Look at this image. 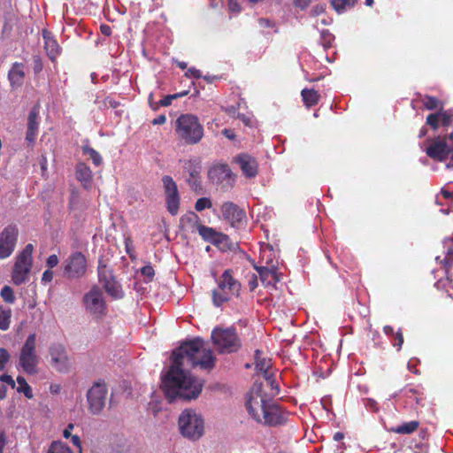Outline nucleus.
Returning <instances> with one entry per match:
<instances>
[{
	"label": "nucleus",
	"mask_w": 453,
	"mask_h": 453,
	"mask_svg": "<svg viewBox=\"0 0 453 453\" xmlns=\"http://www.w3.org/2000/svg\"><path fill=\"white\" fill-rule=\"evenodd\" d=\"M173 365L162 381V389L168 403L176 399L189 401L199 396L203 381L191 376L183 369L185 362L191 367L199 366L210 372L215 366L216 357L211 349L204 347L201 338L183 342L172 353Z\"/></svg>",
	"instance_id": "1"
},
{
	"label": "nucleus",
	"mask_w": 453,
	"mask_h": 453,
	"mask_svg": "<svg viewBox=\"0 0 453 453\" xmlns=\"http://www.w3.org/2000/svg\"><path fill=\"white\" fill-rule=\"evenodd\" d=\"M174 132L178 139L188 145L197 144L203 137V127L193 114H180L174 123Z\"/></svg>",
	"instance_id": "2"
},
{
	"label": "nucleus",
	"mask_w": 453,
	"mask_h": 453,
	"mask_svg": "<svg viewBox=\"0 0 453 453\" xmlns=\"http://www.w3.org/2000/svg\"><path fill=\"white\" fill-rule=\"evenodd\" d=\"M241 291V283L234 278L233 271L226 269L221 274L218 287L212 290L211 299L215 306L219 307L234 296H238Z\"/></svg>",
	"instance_id": "3"
},
{
	"label": "nucleus",
	"mask_w": 453,
	"mask_h": 453,
	"mask_svg": "<svg viewBox=\"0 0 453 453\" xmlns=\"http://www.w3.org/2000/svg\"><path fill=\"white\" fill-rule=\"evenodd\" d=\"M178 425L181 435L191 441L198 440L204 433L203 418L191 409H187L181 412Z\"/></svg>",
	"instance_id": "4"
},
{
	"label": "nucleus",
	"mask_w": 453,
	"mask_h": 453,
	"mask_svg": "<svg viewBox=\"0 0 453 453\" xmlns=\"http://www.w3.org/2000/svg\"><path fill=\"white\" fill-rule=\"evenodd\" d=\"M213 345L220 354L236 352L242 346L235 328L215 327L211 332Z\"/></svg>",
	"instance_id": "5"
},
{
	"label": "nucleus",
	"mask_w": 453,
	"mask_h": 453,
	"mask_svg": "<svg viewBox=\"0 0 453 453\" xmlns=\"http://www.w3.org/2000/svg\"><path fill=\"white\" fill-rule=\"evenodd\" d=\"M33 252L34 246L28 243L17 255L12 272V280L14 285L19 286L27 280L33 267Z\"/></svg>",
	"instance_id": "6"
},
{
	"label": "nucleus",
	"mask_w": 453,
	"mask_h": 453,
	"mask_svg": "<svg viewBox=\"0 0 453 453\" xmlns=\"http://www.w3.org/2000/svg\"><path fill=\"white\" fill-rule=\"evenodd\" d=\"M19 365L29 375L37 373L39 357L36 352V334H30L22 345L19 357Z\"/></svg>",
	"instance_id": "7"
},
{
	"label": "nucleus",
	"mask_w": 453,
	"mask_h": 453,
	"mask_svg": "<svg viewBox=\"0 0 453 453\" xmlns=\"http://www.w3.org/2000/svg\"><path fill=\"white\" fill-rule=\"evenodd\" d=\"M426 155L436 161L449 158L447 167H453V134L434 139L426 149Z\"/></svg>",
	"instance_id": "8"
},
{
	"label": "nucleus",
	"mask_w": 453,
	"mask_h": 453,
	"mask_svg": "<svg viewBox=\"0 0 453 453\" xmlns=\"http://www.w3.org/2000/svg\"><path fill=\"white\" fill-rule=\"evenodd\" d=\"M271 400L264 392L262 384L255 383L247 394L245 406L249 414L257 422H260L262 415Z\"/></svg>",
	"instance_id": "9"
},
{
	"label": "nucleus",
	"mask_w": 453,
	"mask_h": 453,
	"mask_svg": "<svg viewBox=\"0 0 453 453\" xmlns=\"http://www.w3.org/2000/svg\"><path fill=\"white\" fill-rule=\"evenodd\" d=\"M86 311L96 319H102L106 315L107 305L103 291L98 286H93L83 296Z\"/></svg>",
	"instance_id": "10"
},
{
	"label": "nucleus",
	"mask_w": 453,
	"mask_h": 453,
	"mask_svg": "<svg viewBox=\"0 0 453 453\" xmlns=\"http://www.w3.org/2000/svg\"><path fill=\"white\" fill-rule=\"evenodd\" d=\"M108 393L104 380L96 381L87 393V400L89 411L92 414H99L105 406Z\"/></svg>",
	"instance_id": "11"
},
{
	"label": "nucleus",
	"mask_w": 453,
	"mask_h": 453,
	"mask_svg": "<svg viewBox=\"0 0 453 453\" xmlns=\"http://www.w3.org/2000/svg\"><path fill=\"white\" fill-rule=\"evenodd\" d=\"M88 261L81 251L72 253L65 260L64 274L67 279H80L86 274Z\"/></svg>",
	"instance_id": "12"
},
{
	"label": "nucleus",
	"mask_w": 453,
	"mask_h": 453,
	"mask_svg": "<svg viewBox=\"0 0 453 453\" xmlns=\"http://www.w3.org/2000/svg\"><path fill=\"white\" fill-rule=\"evenodd\" d=\"M162 182L165 194L167 211L171 215L175 216L179 212L180 201L177 184L169 175L163 176Z\"/></svg>",
	"instance_id": "13"
},
{
	"label": "nucleus",
	"mask_w": 453,
	"mask_h": 453,
	"mask_svg": "<svg viewBox=\"0 0 453 453\" xmlns=\"http://www.w3.org/2000/svg\"><path fill=\"white\" fill-rule=\"evenodd\" d=\"M19 236L15 225L5 226L0 233V259L9 257L14 251Z\"/></svg>",
	"instance_id": "14"
},
{
	"label": "nucleus",
	"mask_w": 453,
	"mask_h": 453,
	"mask_svg": "<svg viewBox=\"0 0 453 453\" xmlns=\"http://www.w3.org/2000/svg\"><path fill=\"white\" fill-rule=\"evenodd\" d=\"M184 171L188 174L186 181L190 188L197 195L203 192L201 182V161L198 158L186 160L183 165Z\"/></svg>",
	"instance_id": "15"
},
{
	"label": "nucleus",
	"mask_w": 453,
	"mask_h": 453,
	"mask_svg": "<svg viewBox=\"0 0 453 453\" xmlns=\"http://www.w3.org/2000/svg\"><path fill=\"white\" fill-rule=\"evenodd\" d=\"M288 412L284 411L280 405L272 403L268 404L261 416L260 422L268 426H277L287 423Z\"/></svg>",
	"instance_id": "16"
},
{
	"label": "nucleus",
	"mask_w": 453,
	"mask_h": 453,
	"mask_svg": "<svg viewBox=\"0 0 453 453\" xmlns=\"http://www.w3.org/2000/svg\"><path fill=\"white\" fill-rule=\"evenodd\" d=\"M50 363L58 372H67L70 369V360L65 348L60 343H53L49 349Z\"/></svg>",
	"instance_id": "17"
},
{
	"label": "nucleus",
	"mask_w": 453,
	"mask_h": 453,
	"mask_svg": "<svg viewBox=\"0 0 453 453\" xmlns=\"http://www.w3.org/2000/svg\"><path fill=\"white\" fill-rule=\"evenodd\" d=\"M209 178L223 187L232 188L234 182V175L226 164L213 166L208 173Z\"/></svg>",
	"instance_id": "18"
},
{
	"label": "nucleus",
	"mask_w": 453,
	"mask_h": 453,
	"mask_svg": "<svg viewBox=\"0 0 453 453\" xmlns=\"http://www.w3.org/2000/svg\"><path fill=\"white\" fill-rule=\"evenodd\" d=\"M40 126L39 106H34L27 116L26 141L31 147L34 146Z\"/></svg>",
	"instance_id": "19"
},
{
	"label": "nucleus",
	"mask_w": 453,
	"mask_h": 453,
	"mask_svg": "<svg viewBox=\"0 0 453 453\" xmlns=\"http://www.w3.org/2000/svg\"><path fill=\"white\" fill-rule=\"evenodd\" d=\"M221 212L223 218L229 221L232 226L240 223L245 217L244 211L232 202L224 203L221 206Z\"/></svg>",
	"instance_id": "20"
},
{
	"label": "nucleus",
	"mask_w": 453,
	"mask_h": 453,
	"mask_svg": "<svg viewBox=\"0 0 453 453\" xmlns=\"http://www.w3.org/2000/svg\"><path fill=\"white\" fill-rule=\"evenodd\" d=\"M235 161L239 164L240 168L246 177L253 178L257 174L258 165L254 157L247 154H241L236 157Z\"/></svg>",
	"instance_id": "21"
},
{
	"label": "nucleus",
	"mask_w": 453,
	"mask_h": 453,
	"mask_svg": "<svg viewBox=\"0 0 453 453\" xmlns=\"http://www.w3.org/2000/svg\"><path fill=\"white\" fill-rule=\"evenodd\" d=\"M25 76L24 64L14 62L8 72V80L12 88H20L24 83Z\"/></svg>",
	"instance_id": "22"
},
{
	"label": "nucleus",
	"mask_w": 453,
	"mask_h": 453,
	"mask_svg": "<svg viewBox=\"0 0 453 453\" xmlns=\"http://www.w3.org/2000/svg\"><path fill=\"white\" fill-rule=\"evenodd\" d=\"M42 34L47 56L52 62H55L58 56L60 54V47L50 31L43 29Z\"/></svg>",
	"instance_id": "23"
},
{
	"label": "nucleus",
	"mask_w": 453,
	"mask_h": 453,
	"mask_svg": "<svg viewBox=\"0 0 453 453\" xmlns=\"http://www.w3.org/2000/svg\"><path fill=\"white\" fill-rule=\"evenodd\" d=\"M75 177L81 182L83 188H89L92 186L93 173L88 165L83 162H79L75 166Z\"/></svg>",
	"instance_id": "24"
},
{
	"label": "nucleus",
	"mask_w": 453,
	"mask_h": 453,
	"mask_svg": "<svg viewBox=\"0 0 453 453\" xmlns=\"http://www.w3.org/2000/svg\"><path fill=\"white\" fill-rule=\"evenodd\" d=\"M255 269L258 273L260 280L265 286H274L280 281V276L275 269H269L265 266H256Z\"/></svg>",
	"instance_id": "25"
},
{
	"label": "nucleus",
	"mask_w": 453,
	"mask_h": 453,
	"mask_svg": "<svg viewBox=\"0 0 453 453\" xmlns=\"http://www.w3.org/2000/svg\"><path fill=\"white\" fill-rule=\"evenodd\" d=\"M180 225L184 231H194L195 229L197 230L198 226L201 224L199 223V217L196 213L190 212L180 218Z\"/></svg>",
	"instance_id": "26"
},
{
	"label": "nucleus",
	"mask_w": 453,
	"mask_h": 453,
	"mask_svg": "<svg viewBox=\"0 0 453 453\" xmlns=\"http://www.w3.org/2000/svg\"><path fill=\"white\" fill-rule=\"evenodd\" d=\"M301 96L304 105L308 108L316 105L320 99V95L313 88H303L301 91Z\"/></svg>",
	"instance_id": "27"
},
{
	"label": "nucleus",
	"mask_w": 453,
	"mask_h": 453,
	"mask_svg": "<svg viewBox=\"0 0 453 453\" xmlns=\"http://www.w3.org/2000/svg\"><path fill=\"white\" fill-rule=\"evenodd\" d=\"M103 287L106 293L114 299H120L124 296L122 288L116 279L112 281H107Z\"/></svg>",
	"instance_id": "28"
},
{
	"label": "nucleus",
	"mask_w": 453,
	"mask_h": 453,
	"mask_svg": "<svg viewBox=\"0 0 453 453\" xmlns=\"http://www.w3.org/2000/svg\"><path fill=\"white\" fill-rule=\"evenodd\" d=\"M213 245L217 246L222 251H227L233 249L234 243L230 238L222 233H218L216 238L213 240Z\"/></svg>",
	"instance_id": "29"
},
{
	"label": "nucleus",
	"mask_w": 453,
	"mask_h": 453,
	"mask_svg": "<svg viewBox=\"0 0 453 453\" xmlns=\"http://www.w3.org/2000/svg\"><path fill=\"white\" fill-rule=\"evenodd\" d=\"M419 426V422L411 420L392 428V431L399 434H410L415 432Z\"/></svg>",
	"instance_id": "30"
},
{
	"label": "nucleus",
	"mask_w": 453,
	"mask_h": 453,
	"mask_svg": "<svg viewBox=\"0 0 453 453\" xmlns=\"http://www.w3.org/2000/svg\"><path fill=\"white\" fill-rule=\"evenodd\" d=\"M420 101L428 111L440 110L441 107H443L442 103L435 96L425 95L421 96Z\"/></svg>",
	"instance_id": "31"
},
{
	"label": "nucleus",
	"mask_w": 453,
	"mask_h": 453,
	"mask_svg": "<svg viewBox=\"0 0 453 453\" xmlns=\"http://www.w3.org/2000/svg\"><path fill=\"white\" fill-rule=\"evenodd\" d=\"M81 150L84 155H88L96 166L101 165L103 162V158L99 152H97L95 149L91 148L88 144H84L81 146Z\"/></svg>",
	"instance_id": "32"
},
{
	"label": "nucleus",
	"mask_w": 453,
	"mask_h": 453,
	"mask_svg": "<svg viewBox=\"0 0 453 453\" xmlns=\"http://www.w3.org/2000/svg\"><path fill=\"white\" fill-rule=\"evenodd\" d=\"M197 232L201 235V237L210 242H213V240L216 238L219 232L215 231L213 228L206 226L204 225H199L197 227Z\"/></svg>",
	"instance_id": "33"
},
{
	"label": "nucleus",
	"mask_w": 453,
	"mask_h": 453,
	"mask_svg": "<svg viewBox=\"0 0 453 453\" xmlns=\"http://www.w3.org/2000/svg\"><path fill=\"white\" fill-rule=\"evenodd\" d=\"M357 0H332L333 8L338 12L342 13L347 8H352L356 5Z\"/></svg>",
	"instance_id": "34"
},
{
	"label": "nucleus",
	"mask_w": 453,
	"mask_h": 453,
	"mask_svg": "<svg viewBox=\"0 0 453 453\" xmlns=\"http://www.w3.org/2000/svg\"><path fill=\"white\" fill-rule=\"evenodd\" d=\"M17 382H18V387H17V391L19 393H23L24 395L28 398V399H31L33 397V392H32V388L31 387L27 384V380H25L24 377L22 376H18L17 377Z\"/></svg>",
	"instance_id": "35"
},
{
	"label": "nucleus",
	"mask_w": 453,
	"mask_h": 453,
	"mask_svg": "<svg viewBox=\"0 0 453 453\" xmlns=\"http://www.w3.org/2000/svg\"><path fill=\"white\" fill-rule=\"evenodd\" d=\"M11 310L0 306V330L5 331L10 327Z\"/></svg>",
	"instance_id": "36"
},
{
	"label": "nucleus",
	"mask_w": 453,
	"mask_h": 453,
	"mask_svg": "<svg viewBox=\"0 0 453 453\" xmlns=\"http://www.w3.org/2000/svg\"><path fill=\"white\" fill-rule=\"evenodd\" d=\"M47 453H73L65 443L60 441H52Z\"/></svg>",
	"instance_id": "37"
},
{
	"label": "nucleus",
	"mask_w": 453,
	"mask_h": 453,
	"mask_svg": "<svg viewBox=\"0 0 453 453\" xmlns=\"http://www.w3.org/2000/svg\"><path fill=\"white\" fill-rule=\"evenodd\" d=\"M441 125L442 127H449L453 122V109L443 110V107H441L438 111Z\"/></svg>",
	"instance_id": "38"
},
{
	"label": "nucleus",
	"mask_w": 453,
	"mask_h": 453,
	"mask_svg": "<svg viewBox=\"0 0 453 453\" xmlns=\"http://www.w3.org/2000/svg\"><path fill=\"white\" fill-rule=\"evenodd\" d=\"M98 277L99 281L104 285L107 281H112L115 280V277L112 273V271L108 269L106 265L98 267Z\"/></svg>",
	"instance_id": "39"
},
{
	"label": "nucleus",
	"mask_w": 453,
	"mask_h": 453,
	"mask_svg": "<svg viewBox=\"0 0 453 453\" xmlns=\"http://www.w3.org/2000/svg\"><path fill=\"white\" fill-rule=\"evenodd\" d=\"M188 94V91L184 90V91H181L179 93L167 95V96H164L162 99H160L157 102V104L164 106V107L169 106V105H171L173 100L183 97V96H187Z\"/></svg>",
	"instance_id": "40"
},
{
	"label": "nucleus",
	"mask_w": 453,
	"mask_h": 453,
	"mask_svg": "<svg viewBox=\"0 0 453 453\" xmlns=\"http://www.w3.org/2000/svg\"><path fill=\"white\" fill-rule=\"evenodd\" d=\"M446 273L453 268V244L448 249L445 257L441 261Z\"/></svg>",
	"instance_id": "41"
},
{
	"label": "nucleus",
	"mask_w": 453,
	"mask_h": 453,
	"mask_svg": "<svg viewBox=\"0 0 453 453\" xmlns=\"http://www.w3.org/2000/svg\"><path fill=\"white\" fill-rule=\"evenodd\" d=\"M260 354H261L260 350L257 349L255 351L256 368L260 372H266L270 366L269 362L266 361L265 358L261 359Z\"/></svg>",
	"instance_id": "42"
},
{
	"label": "nucleus",
	"mask_w": 453,
	"mask_h": 453,
	"mask_svg": "<svg viewBox=\"0 0 453 453\" xmlns=\"http://www.w3.org/2000/svg\"><path fill=\"white\" fill-rule=\"evenodd\" d=\"M426 124L429 126L433 130H437L441 124L440 116L438 111L427 115Z\"/></svg>",
	"instance_id": "43"
},
{
	"label": "nucleus",
	"mask_w": 453,
	"mask_h": 453,
	"mask_svg": "<svg viewBox=\"0 0 453 453\" xmlns=\"http://www.w3.org/2000/svg\"><path fill=\"white\" fill-rule=\"evenodd\" d=\"M1 297L3 298V300L5 302V303H13L14 301H15V296H14V293H13V290L11 287L9 286H4L2 289H1Z\"/></svg>",
	"instance_id": "44"
},
{
	"label": "nucleus",
	"mask_w": 453,
	"mask_h": 453,
	"mask_svg": "<svg viewBox=\"0 0 453 453\" xmlns=\"http://www.w3.org/2000/svg\"><path fill=\"white\" fill-rule=\"evenodd\" d=\"M212 207V203L208 197H201L196 200L195 203V209L196 211H202L204 209H210Z\"/></svg>",
	"instance_id": "45"
},
{
	"label": "nucleus",
	"mask_w": 453,
	"mask_h": 453,
	"mask_svg": "<svg viewBox=\"0 0 453 453\" xmlns=\"http://www.w3.org/2000/svg\"><path fill=\"white\" fill-rule=\"evenodd\" d=\"M10 360L9 351L4 348H0V371L4 370L6 364Z\"/></svg>",
	"instance_id": "46"
},
{
	"label": "nucleus",
	"mask_w": 453,
	"mask_h": 453,
	"mask_svg": "<svg viewBox=\"0 0 453 453\" xmlns=\"http://www.w3.org/2000/svg\"><path fill=\"white\" fill-rule=\"evenodd\" d=\"M141 273L142 276L147 278V281H151L155 276V271L150 265L142 267Z\"/></svg>",
	"instance_id": "47"
},
{
	"label": "nucleus",
	"mask_w": 453,
	"mask_h": 453,
	"mask_svg": "<svg viewBox=\"0 0 453 453\" xmlns=\"http://www.w3.org/2000/svg\"><path fill=\"white\" fill-rule=\"evenodd\" d=\"M33 69L35 74L41 73L43 69V63L40 56L33 57Z\"/></svg>",
	"instance_id": "48"
},
{
	"label": "nucleus",
	"mask_w": 453,
	"mask_h": 453,
	"mask_svg": "<svg viewBox=\"0 0 453 453\" xmlns=\"http://www.w3.org/2000/svg\"><path fill=\"white\" fill-rule=\"evenodd\" d=\"M185 76L188 78H196V79H199V78L203 77L201 71L198 69H196L195 67H191V68L188 69V71L185 73Z\"/></svg>",
	"instance_id": "49"
},
{
	"label": "nucleus",
	"mask_w": 453,
	"mask_h": 453,
	"mask_svg": "<svg viewBox=\"0 0 453 453\" xmlns=\"http://www.w3.org/2000/svg\"><path fill=\"white\" fill-rule=\"evenodd\" d=\"M393 344L397 347L398 350L401 349L403 344V335L400 329L395 334V342Z\"/></svg>",
	"instance_id": "50"
},
{
	"label": "nucleus",
	"mask_w": 453,
	"mask_h": 453,
	"mask_svg": "<svg viewBox=\"0 0 453 453\" xmlns=\"http://www.w3.org/2000/svg\"><path fill=\"white\" fill-rule=\"evenodd\" d=\"M58 264V257L57 255L53 254L50 255L46 261V265L48 268L51 269L55 266H57Z\"/></svg>",
	"instance_id": "51"
},
{
	"label": "nucleus",
	"mask_w": 453,
	"mask_h": 453,
	"mask_svg": "<svg viewBox=\"0 0 453 453\" xmlns=\"http://www.w3.org/2000/svg\"><path fill=\"white\" fill-rule=\"evenodd\" d=\"M0 380L4 382V383H7L8 385H10L12 388H14L16 387V383L14 381V380L12 379V377L9 374H3L0 376Z\"/></svg>",
	"instance_id": "52"
},
{
	"label": "nucleus",
	"mask_w": 453,
	"mask_h": 453,
	"mask_svg": "<svg viewBox=\"0 0 453 453\" xmlns=\"http://www.w3.org/2000/svg\"><path fill=\"white\" fill-rule=\"evenodd\" d=\"M53 279V273L50 270H46L43 272L42 276V281L43 282H50Z\"/></svg>",
	"instance_id": "53"
},
{
	"label": "nucleus",
	"mask_w": 453,
	"mask_h": 453,
	"mask_svg": "<svg viewBox=\"0 0 453 453\" xmlns=\"http://www.w3.org/2000/svg\"><path fill=\"white\" fill-rule=\"evenodd\" d=\"M165 122H166V117H165V115H164V114L158 115L157 118H155V119L151 121V123H152L154 126H157V125H164Z\"/></svg>",
	"instance_id": "54"
},
{
	"label": "nucleus",
	"mask_w": 453,
	"mask_h": 453,
	"mask_svg": "<svg viewBox=\"0 0 453 453\" xmlns=\"http://www.w3.org/2000/svg\"><path fill=\"white\" fill-rule=\"evenodd\" d=\"M6 445V434L4 431H0V453H3Z\"/></svg>",
	"instance_id": "55"
},
{
	"label": "nucleus",
	"mask_w": 453,
	"mask_h": 453,
	"mask_svg": "<svg viewBox=\"0 0 453 453\" xmlns=\"http://www.w3.org/2000/svg\"><path fill=\"white\" fill-rule=\"evenodd\" d=\"M258 22L263 27H273L274 24L268 19L261 18L258 19Z\"/></svg>",
	"instance_id": "56"
},
{
	"label": "nucleus",
	"mask_w": 453,
	"mask_h": 453,
	"mask_svg": "<svg viewBox=\"0 0 453 453\" xmlns=\"http://www.w3.org/2000/svg\"><path fill=\"white\" fill-rule=\"evenodd\" d=\"M222 134L229 140H234L235 138V134L232 129L225 128L222 130Z\"/></svg>",
	"instance_id": "57"
},
{
	"label": "nucleus",
	"mask_w": 453,
	"mask_h": 453,
	"mask_svg": "<svg viewBox=\"0 0 453 453\" xmlns=\"http://www.w3.org/2000/svg\"><path fill=\"white\" fill-rule=\"evenodd\" d=\"M100 31L104 35L110 36L111 35V28L108 25H101Z\"/></svg>",
	"instance_id": "58"
},
{
	"label": "nucleus",
	"mask_w": 453,
	"mask_h": 453,
	"mask_svg": "<svg viewBox=\"0 0 453 453\" xmlns=\"http://www.w3.org/2000/svg\"><path fill=\"white\" fill-rule=\"evenodd\" d=\"M73 424L70 423L67 425L66 428L63 431V436L65 438H69L72 436L71 431L73 429Z\"/></svg>",
	"instance_id": "59"
},
{
	"label": "nucleus",
	"mask_w": 453,
	"mask_h": 453,
	"mask_svg": "<svg viewBox=\"0 0 453 453\" xmlns=\"http://www.w3.org/2000/svg\"><path fill=\"white\" fill-rule=\"evenodd\" d=\"M72 442L74 446L80 449V451L81 452V441L78 435H72L71 436Z\"/></svg>",
	"instance_id": "60"
},
{
	"label": "nucleus",
	"mask_w": 453,
	"mask_h": 453,
	"mask_svg": "<svg viewBox=\"0 0 453 453\" xmlns=\"http://www.w3.org/2000/svg\"><path fill=\"white\" fill-rule=\"evenodd\" d=\"M383 332L385 334H387L388 336H395V334L394 328L391 326H385L383 327Z\"/></svg>",
	"instance_id": "61"
},
{
	"label": "nucleus",
	"mask_w": 453,
	"mask_h": 453,
	"mask_svg": "<svg viewBox=\"0 0 453 453\" xmlns=\"http://www.w3.org/2000/svg\"><path fill=\"white\" fill-rule=\"evenodd\" d=\"M441 193L442 196L446 199H449V198L453 197V190L449 191L443 188H441Z\"/></svg>",
	"instance_id": "62"
},
{
	"label": "nucleus",
	"mask_w": 453,
	"mask_h": 453,
	"mask_svg": "<svg viewBox=\"0 0 453 453\" xmlns=\"http://www.w3.org/2000/svg\"><path fill=\"white\" fill-rule=\"evenodd\" d=\"M249 286L250 290H254L257 287V278L255 274H253L252 280H250Z\"/></svg>",
	"instance_id": "63"
},
{
	"label": "nucleus",
	"mask_w": 453,
	"mask_h": 453,
	"mask_svg": "<svg viewBox=\"0 0 453 453\" xmlns=\"http://www.w3.org/2000/svg\"><path fill=\"white\" fill-rule=\"evenodd\" d=\"M344 438V434L342 433V432H336L334 434V440L335 441H342V439Z\"/></svg>",
	"instance_id": "64"
}]
</instances>
